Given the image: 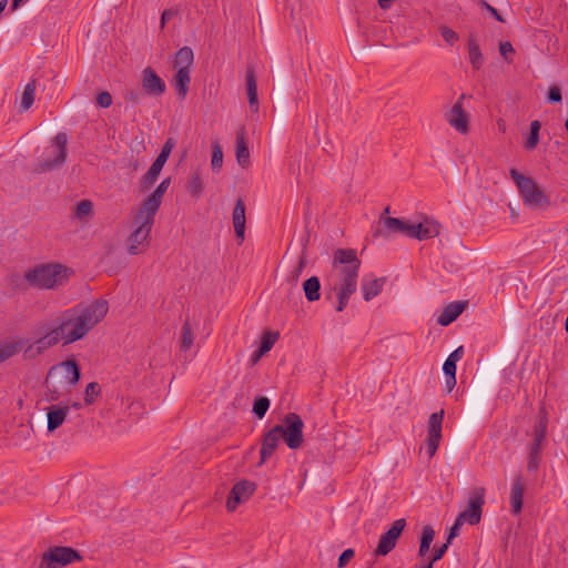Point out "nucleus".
<instances>
[{"label": "nucleus", "mask_w": 568, "mask_h": 568, "mask_svg": "<svg viewBox=\"0 0 568 568\" xmlns=\"http://www.w3.org/2000/svg\"><path fill=\"white\" fill-rule=\"evenodd\" d=\"M276 80H277V88H276L275 95H276L277 101L283 102L286 81H285L284 74L282 73V71L280 69H276Z\"/></svg>", "instance_id": "47"}, {"label": "nucleus", "mask_w": 568, "mask_h": 568, "mask_svg": "<svg viewBox=\"0 0 568 568\" xmlns=\"http://www.w3.org/2000/svg\"><path fill=\"white\" fill-rule=\"evenodd\" d=\"M524 490L525 488L523 480L518 476L517 478L514 479L510 491L511 513L514 515H518L523 510Z\"/></svg>", "instance_id": "25"}, {"label": "nucleus", "mask_w": 568, "mask_h": 568, "mask_svg": "<svg viewBox=\"0 0 568 568\" xmlns=\"http://www.w3.org/2000/svg\"><path fill=\"white\" fill-rule=\"evenodd\" d=\"M359 267L361 260L354 248H337L334 252L333 271L338 280L334 286L338 298L337 312H342L346 307L349 297L356 292Z\"/></svg>", "instance_id": "2"}, {"label": "nucleus", "mask_w": 568, "mask_h": 568, "mask_svg": "<svg viewBox=\"0 0 568 568\" xmlns=\"http://www.w3.org/2000/svg\"><path fill=\"white\" fill-rule=\"evenodd\" d=\"M211 165L215 172H219L223 165V152L217 142L213 144Z\"/></svg>", "instance_id": "43"}, {"label": "nucleus", "mask_w": 568, "mask_h": 568, "mask_svg": "<svg viewBox=\"0 0 568 568\" xmlns=\"http://www.w3.org/2000/svg\"><path fill=\"white\" fill-rule=\"evenodd\" d=\"M93 211V204L90 200H82L77 203L75 206V214L78 217H84L92 213Z\"/></svg>", "instance_id": "46"}, {"label": "nucleus", "mask_w": 568, "mask_h": 568, "mask_svg": "<svg viewBox=\"0 0 568 568\" xmlns=\"http://www.w3.org/2000/svg\"><path fill=\"white\" fill-rule=\"evenodd\" d=\"M176 14H178V10H175V9H165L162 12V14H161V20H160L161 29H164L166 21L172 19Z\"/></svg>", "instance_id": "55"}, {"label": "nucleus", "mask_w": 568, "mask_h": 568, "mask_svg": "<svg viewBox=\"0 0 568 568\" xmlns=\"http://www.w3.org/2000/svg\"><path fill=\"white\" fill-rule=\"evenodd\" d=\"M97 103L101 108H109L112 104V95L108 91L100 92L97 97Z\"/></svg>", "instance_id": "52"}, {"label": "nucleus", "mask_w": 568, "mask_h": 568, "mask_svg": "<svg viewBox=\"0 0 568 568\" xmlns=\"http://www.w3.org/2000/svg\"><path fill=\"white\" fill-rule=\"evenodd\" d=\"M34 92H36V81H31L24 87V91L22 93L21 108L23 111H27L33 104Z\"/></svg>", "instance_id": "39"}, {"label": "nucleus", "mask_w": 568, "mask_h": 568, "mask_svg": "<svg viewBox=\"0 0 568 568\" xmlns=\"http://www.w3.org/2000/svg\"><path fill=\"white\" fill-rule=\"evenodd\" d=\"M463 521H458V518H456V521L454 526L450 528L448 537H447V544H450V541L458 535L459 528L463 525Z\"/></svg>", "instance_id": "59"}, {"label": "nucleus", "mask_w": 568, "mask_h": 568, "mask_svg": "<svg viewBox=\"0 0 568 568\" xmlns=\"http://www.w3.org/2000/svg\"><path fill=\"white\" fill-rule=\"evenodd\" d=\"M539 450L540 446H537L536 444H532L529 453V460H528V470H536L538 467V458H539Z\"/></svg>", "instance_id": "48"}, {"label": "nucleus", "mask_w": 568, "mask_h": 568, "mask_svg": "<svg viewBox=\"0 0 568 568\" xmlns=\"http://www.w3.org/2000/svg\"><path fill=\"white\" fill-rule=\"evenodd\" d=\"M73 271L60 263H41L27 270L23 280L30 287L54 290L64 285Z\"/></svg>", "instance_id": "4"}, {"label": "nucleus", "mask_w": 568, "mask_h": 568, "mask_svg": "<svg viewBox=\"0 0 568 568\" xmlns=\"http://www.w3.org/2000/svg\"><path fill=\"white\" fill-rule=\"evenodd\" d=\"M480 6L486 9L497 21L504 22L503 17L499 14L497 9H495L493 6H490L487 1L481 0Z\"/></svg>", "instance_id": "56"}, {"label": "nucleus", "mask_w": 568, "mask_h": 568, "mask_svg": "<svg viewBox=\"0 0 568 568\" xmlns=\"http://www.w3.org/2000/svg\"><path fill=\"white\" fill-rule=\"evenodd\" d=\"M280 432V427H272L267 433L264 434L260 452V465L264 464L270 457H272L278 447L280 440L282 439Z\"/></svg>", "instance_id": "18"}, {"label": "nucleus", "mask_w": 568, "mask_h": 568, "mask_svg": "<svg viewBox=\"0 0 568 568\" xmlns=\"http://www.w3.org/2000/svg\"><path fill=\"white\" fill-rule=\"evenodd\" d=\"M232 222L235 231L236 237L242 242L244 240V233H245V204L242 199H239L235 203L233 214H232Z\"/></svg>", "instance_id": "21"}, {"label": "nucleus", "mask_w": 568, "mask_h": 568, "mask_svg": "<svg viewBox=\"0 0 568 568\" xmlns=\"http://www.w3.org/2000/svg\"><path fill=\"white\" fill-rule=\"evenodd\" d=\"M193 342H194V335H193L190 322L186 321L182 327V338H181V345H180L181 351H184V352L189 351L192 347Z\"/></svg>", "instance_id": "40"}, {"label": "nucleus", "mask_w": 568, "mask_h": 568, "mask_svg": "<svg viewBox=\"0 0 568 568\" xmlns=\"http://www.w3.org/2000/svg\"><path fill=\"white\" fill-rule=\"evenodd\" d=\"M246 91L248 97V104L252 112L258 111V99H257V84L255 79L254 68L248 67L246 69Z\"/></svg>", "instance_id": "24"}, {"label": "nucleus", "mask_w": 568, "mask_h": 568, "mask_svg": "<svg viewBox=\"0 0 568 568\" xmlns=\"http://www.w3.org/2000/svg\"><path fill=\"white\" fill-rule=\"evenodd\" d=\"M467 302H452L445 306L437 318V323L447 326L453 323L465 310Z\"/></svg>", "instance_id": "22"}, {"label": "nucleus", "mask_w": 568, "mask_h": 568, "mask_svg": "<svg viewBox=\"0 0 568 568\" xmlns=\"http://www.w3.org/2000/svg\"><path fill=\"white\" fill-rule=\"evenodd\" d=\"M170 184H171V179L170 178L164 179L155 187V190L142 201L139 209L144 211V213H149L150 215L155 217V214L161 206L163 196H164L165 192L168 191Z\"/></svg>", "instance_id": "16"}, {"label": "nucleus", "mask_w": 568, "mask_h": 568, "mask_svg": "<svg viewBox=\"0 0 568 568\" xmlns=\"http://www.w3.org/2000/svg\"><path fill=\"white\" fill-rule=\"evenodd\" d=\"M163 166L164 164L156 160L151 164L146 173L141 178V190H148L156 182Z\"/></svg>", "instance_id": "28"}, {"label": "nucleus", "mask_w": 568, "mask_h": 568, "mask_svg": "<svg viewBox=\"0 0 568 568\" xmlns=\"http://www.w3.org/2000/svg\"><path fill=\"white\" fill-rule=\"evenodd\" d=\"M455 386H456V376H447V378H446L447 393H450Z\"/></svg>", "instance_id": "61"}, {"label": "nucleus", "mask_w": 568, "mask_h": 568, "mask_svg": "<svg viewBox=\"0 0 568 568\" xmlns=\"http://www.w3.org/2000/svg\"><path fill=\"white\" fill-rule=\"evenodd\" d=\"M305 266H306V257L304 255H302L300 257V261H298L297 265L294 267V270L287 276V281L292 285H296V283L298 282L300 276H301L303 270L305 268Z\"/></svg>", "instance_id": "44"}, {"label": "nucleus", "mask_w": 568, "mask_h": 568, "mask_svg": "<svg viewBox=\"0 0 568 568\" xmlns=\"http://www.w3.org/2000/svg\"><path fill=\"white\" fill-rule=\"evenodd\" d=\"M354 556H355L354 549L348 548V549L344 550L338 557L337 567L344 568Z\"/></svg>", "instance_id": "50"}, {"label": "nucleus", "mask_w": 568, "mask_h": 568, "mask_svg": "<svg viewBox=\"0 0 568 568\" xmlns=\"http://www.w3.org/2000/svg\"><path fill=\"white\" fill-rule=\"evenodd\" d=\"M464 354L463 346L457 347L450 355L447 357V359L452 361L453 363H457Z\"/></svg>", "instance_id": "60"}, {"label": "nucleus", "mask_w": 568, "mask_h": 568, "mask_svg": "<svg viewBox=\"0 0 568 568\" xmlns=\"http://www.w3.org/2000/svg\"><path fill=\"white\" fill-rule=\"evenodd\" d=\"M83 559L79 550L69 546H51L39 558L38 568H64Z\"/></svg>", "instance_id": "7"}, {"label": "nucleus", "mask_w": 568, "mask_h": 568, "mask_svg": "<svg viewBox=\"0 0 568 568\" xmlns=\"http://www.w3.org/2000/svg\"><path fill=\"white\" fill-rule=\"evenodd\" d=\"M485 402L486 394L476 395L469 400L465 414L463 415L457 427V433L462 437H466L480 420L485 407Z\"/></svg>", "instance_id": "10"}, {"label": "nucleus", "mask_w": 568, "mask_h": 568, "mask_svg": "<svg viewBox=\"0 0 568 568\" xmlns=\"http://www.w3.org/2000/svg\"><path fill=\"white\" fill-rule=\"evenodd\" d=\"M193 60L194 54L192 49L190 47H183L175 53L174 68L190 70Z\"/></svg>", "instance_id": "29"}, {"label": "nucleus", "mask_w": 568, "mask_h": 568, "mask_svg": "<svg viewBox=\"0 0 568 568\" xmlns=\"http://www.w3.org/2000/svg\"><path fill=\"white\" fill-rule=\"evenodd\" d=\"M393 2H394V0H378V6L382 9L386 10L392 6Z\"/></svg>", "instance_id": "62"}, {"label": "nucleus", "mask_w": 568, "mask_h": 568, "mask_svg": "<svg viewBox=\"0 0 568 568\" xmlns=\"http://www.w3.org/2000/svg\"><path fill=\"white\" fill-rule=\"evenodd\" d=\"M274 427H280L281 438L290 449L295 450L302 447L304 442V422L298 414H286L283 423L281 425H275Z\"/></svg>", "instance_id": "9"}, {"label": "nucleus", "mask_w": 568, "mask_h": 568, "mask_svg": "<svg viewBox=\"0 0 568 568\" xmlns=\"http://www.w3.org/2000/svg\"><path fill=\"white\" fill-rule=\"evenodd\" d=\"M539 414H540V418H539L538 423L535 425V430H534V444H536L537 446H540L542 439L545 438L546 429H547L546 412L544 409H540Z\"/></svg>", "instance_id": "35"}, {"label": "nucleus", "mask_w": 568, "mask_h": 568, "mask_svg": "<svg viewBox=\"0 0 568 568\" xmlns=\"http://www.w3.org/2000/svg\"><path fill=\"white\" fill-rule=\"evenodd\" d=\"M141 97H142L141 92L135 91V90H130V91L125 92V94H124V99L128 102H131L133 104H139Z\"/></svg>", "instance_id": "57"}, {"label": "nucleus", "mask_w": 568, "mask_h": 568, "mask_svg": "<svg viewBox=\"0 0 568 568\" xmlns=\"http://www.w3.org/2000/svg\"><path fill=\"white\" fill-rule=\"evenodd\" d=\"M141 84L144 92L153 97H160L166 90L165 82L151 67H146L142 71Z\"/></svg>", "instance_id": "17"}, {"label": "nucleus", "mask_w": 568, "mask_h": 568, "mask_svg": "<svg viewBox=\"0 0 568 568\" xmlns=\"http://www.w3.org/2000/svg\"><path fill=\"white\" fill-rule=\"evenodd\" d=\"M155 217L142 210H138L132 220L133 230L128 236V253L130 255H140L144 253L151 239V230Z\"/></svg>", "instance_id": "5"}, {"label": "nucleus", "mask_w": 568, "mask_h": 568, "mask_svg": "<svg viewBox=\"0 0 568 568\" xmlns=\"http://www.w3.org/2000/svg\"><path fill=\"white\" fill-rule=\"evenodd\" d=\"M541 124L538 120H535L530 123V133L528 139L524 143V148L526 150H534L538 142H539V131H540Z\"/></svg>", "instance_id": "37"}, {"label": "nucleus", "mask_w": 568, "mask_h": 568, "mask_svg": "<svg viewBox=\"0 0 568 568\" xmlns=\"http://www.w3.org/2000/svg\"><path fill=\"white\" fill-rule=\"evenodd\" d=\"M485 504V488H475L468 498V505L458 516V521L476 525L481 519L483 506Z\"/></svg>", "instance_id": "11"}, {"label": "nucleus", "mask_w": 568, "mask_h": 568, "mask_svg": "<svg viewBox=\"0 0 568 568\" xmlns=\"http://www.w3.org/2000/svg\"><path fill=\"white\" fill-rule=\"evenodd\" d=\"M405 527L406 520L404 518L395 520L390 528L381 536L378 545L375 549V555L386 556L389 554L395 548L397 539L402 535Z\"/></svg>", "instance_id": "14"}, {"label": "nucleus", "mask_w": 568, "mask_h": 568, "mask_svg": "<svg viewBox=\"0 0 568 568\" xmlns=\"http://www.w3.org/2000/svg\"><path fill=\"white\" fill-rule=\"evenodd\" d=\"M439 31L444 40L450 45H453L458 40V34L446 26H442Z\"/></svg>", "instance_id": "49"}, {"label": "nucleus", "mask_w": 568, "mask_h": 568, "mask_svg": "<svg viewBox=\"0 0 568 568\" xmlns=\"http://www.w3.org/2000/svg\"><path fill=\"white\" fill-rule=\"evenodd\" d=\"M23 348L22 341H10L0 344V363L13 357Z\"/></svg>", "instance_id": "32"}, {"label": "nucleus", "mask_w": 568, "mask_h": 568, "mask_svg": "<svg viewBox=\"0 0 568 568\" xmlns=\"http://www.w3.org/2000/svg\"><path fill=\"white\" fill-rule=\"evenodd\" d=\"M499 51H500V54L508 61L510 62L511 59H509V55H513L515 53V50H514V47L513 44L509 42V41H505V42H501L499 44Z\"/></svg>", "instance_id": "51"}, {"label": "nucleus", "mask_w": 568, "mask_h": 568, "mask_svg": "<svg viewBox=\"0 0 568 568\" xmlns=\"http://www.w3.org/2000/svg\"><path fill=\"white\" fill-rule=\"evenodd\" d=\"M108 312L109 303L103 298L64 310L55 317V325L24 349V357L31 358L43 354L59 343L67 346L83 339L104 320Z\"/></svg>", "instance_id": "1"}, {"label": "nucleus", "mask_w": 568, "mask_h": 568, "mask_svg": "<svg viewBox=\"0 0 568 568\" xmlns=\"http://www.w3.org/2000/svg\"><path fill=\"white\" fill-rule=\"evenodd\" d=\"M186 189L192 196L199 197L201 195L203 191V182L199 171L192 172Z\"/></svg>", "instance_id": "36"}, {"label": "nucleus", "mask_w": 568, "mask_h": 568, "mask_svg": "<svg viewBox=\"0 0 568 568\" xmlns=\"http://www.w3.org/2000/svg\"><path fill=\"white\" fill-rule=\"evenodd\" d=\"M386 282V277H381V278H374L372 281H364L362 283V291H363V297L366 302L371 301L372 298H374L375 296H377L384 284Z\"/></svg>", "instance_id": "26"}, {"label": "nucleus", "mask_w": 568, "mask_h": 568, "mask_svg": "<svg viewBox=\"0 0 568 568\" xmlns=\"http://www.w3.org/2000/svg\"><path fill=\"white\" fill-rule=\"evenodd\" d=\"M47 410V428L52 433L59 428L67 419L70 413L68 405H51L45 408Z\"/></svg>", "instance_id": "20"}, {"label": "nucleus", "mask_w": 568, "mask_h": 568, "mask_svg": "<svg viewBox=\"0 0 568 568\" xmlns=\"http://www.w3.org/2000/svg\"><path fill=\"white\" fill-rule=\"evenodd\" d=\"M384 226L390 233H400L409 237V233L412 231L410 223L397 219V217H385L383 220Z\"/></svg>", "instance_id": "27"}, {"label": "nucleus", "mask_w": 568, "mask_h": 568, "mask_svg": "<svg viewBox=\"0 0 568 568\" xmlns=\"http://www.w3.org/2000/svg\"><path fill=\"white\" fill-rule=\"evenodd\" d=\"M263 355L264 354H260V348L257 351H255L251 357L252 364L253 365L256 364Z\"/></svg>", "instance_id": "63"}, {"label": "nucleus", "mask_w": 568, "mask_h": 568, "mask_svg": "<svg viewBox=\"0 0 568 568\" xmlns=\"http://www.w3.org/2000/svg\"><path fill=\"white\" fill-rule=\"evenodd\" d=\"M510 176L515 181L525 205L535 209L548 206V197L531 178L523 175L516 169L510 170Z\"/></svg>", "instance_id": "8"}, {"label": "nucleus", "mask_w": 568, "mask_h": 568, "mask_svg": "<svg viewBox=\"0 0 568 568\" xmlns=\"http://www.w3.org/2000/svg\"><path fill=\"white\" fill-rule=\"evenodd\" d=\"M174 146L175 140L173 138H169L163 144L162 150L155 160L165 164Z\"/></svg>", "instance_id": "45"}, {"label": "nucleus", "mask_w": 568, "mask_h": 568, "mask_svg": "<svg viewBox=\"0 0 568 568\" xmlns=\"http://www.w3.org/2000/svg\"><path fill=\"white\" fill-rule=\"evenodd\" d=\"M68 135L59 132L43 150L42 158L33 169L34 173H47L60 168L67 160Z\"/></svg>", "instance_id": "6"}, {"label": "nucleus", "mask_w": 568, "mask_h": 568, "mask_svg": "<svg viewBox=\"0 0 568 568\" xmlns=\"http://www.w3.org/2000/svg\"><path fill=\"white\" fill-rule=\"evenodd\" d=\"M443 371L447 376H456V363L446 359L443 365Z\"/></svg>", "instance_id": "58"}, {"label": "nucleus", "mask_w": 568, "mask_h": 568, "mask_svg": "<svg viewBox=\"0 0 568 568\" xmlns=\"http://www.w3.org/2000/svg\"><path fill=\"white\" fill-rule=\"evenodd\" d=\"M465 98V93L460 94L456 103L445 115L447 123L460 134L469 132V114L464 110L463 103Z\"/></svg>", "instance_id": "13"}, {"label": "nucleus", "mask_w": 568, "mask_h": 568, "mask_svg": "<svg viewBox=\"0 0 568 568\" xmlns=\"http://www.w3.org/2000/svg\"><path fill=\"white\" fill-rule=\"evenodd\" d=\"M236 161L240 166L247 168L250 165V151L246 143V132L242 128L236 133Z\"/></svg>", "instance_id": "23"}, {"label": "nucleus", "mask_w": 568, "mask_h": 568, "mask_svg": "<svg viewBox=\"0 0 568 568\" xmlns=\"http://www.w3.org/2000/svg\"><path fill=\"white\" fill-rule=\"evenodd\" d=\"M130 166H131V172H136L141 168V162L139 160H134L131 162Z\"/></svg>", "instance_id": "64"}, {"label": "nucleus", "mask_w": 568, "mask_h": 568, "mask_svg": "<svg viewBox=\"0 0 568 568\" xmlns=\"http://www.w3.org/2000/svg\"><path fill=\"white\" fill-rule=\"evenodd\" d=\"M270 405L271 402L267 397L258 396L254 399L252 410L257 418L262 419L265 416L267 409L270 408Z\"/></svg>", "instance_id": "41"}, {"label": "nucleus", "mask_w": 568, "mask_h": 568, "mask_svg": "<svg viewBox=\"0 0 568 568\" xmlns=\"http://www.w3.org/2000/svg\"><path fill=\"white\" fill-rule=\"evenodd\" d=\"M548 101L551 103H558L561 101V91L558 87H551L548 92Z\"/></svg>", "instance_id": "54"}, {"label": "nucleus", "mask_w": 568, "mask_h": 568, "mask_svg": "<svg viewBox=\"0 0 568 568\" xmlns=\"http://www.w3.org/2000/svg\"><path fill=\"white\" fill-rule=\"evenodd\" d=\"M439 224L435 221L425 219L423 222L410 224L409 237L419 241L436 237L439 234Z\"/></svg>", "instance_id": "19"}, {"label": "nucleus", "mask_w": 568, "mask_h": 568, "mask_svg": "<svg viewBox=\"0 0 568 568\" xmlns=\"http://www.w3.org/2000/svg\"><path fill=\"white\" fill-rule=\"evenodd\" d=\"M101 388L97 382H91L85 387L84 402L87 405H91L95 402L97 397L100 395Z\"/></svg>", "instance_id": "42"}, {"label": "nucleus", "mask_w": 568, "mask_h": 568, "mask_svg": "<svg viewBox=\"0 0 568 568\" xmlns=\"http://www.w3.org/2000/svg\"><path fill=\"white\" fill-rule=\"evenodd\" d=\"M320 290L321 282L317 276H311L303 283V291L308 302H315L320 300Z\"/></svg>", "instance_id": "31"}, {"label": "nucleus", "mask_w": 568, "mask_h": 568, "mask_svg": "<svg viewBox=\"0 0 568 568\" xmlns=\"http://www.w3.org/2000/svg\"><path fill=\"white\" fill-rule=\"evenodd\" d=\"M190 70L176 69V74L174 77V87L178 94L184 99L190 84Z\"/></svg>", "instance_id": "30"}, {"label": "nucleus", "mask_w": 568, "mask_h": 568, "mask_svg": "<svg viewBox=\"0 0 568 568\" xmlns=\"http://www.w3.org/2000/svg\"><path fill=\"white\" fill-rule=\"evenodd\" d=\"M448 545L449 544L445 542L440 547L436 548L434 550L433 556H432V558H430V560L428 562H432V565H434V562L439 560L445 555V552L447 551Z\"/></svg>", "instance_id": "53"}, {"label": "nucleus", "mask_w": 568, "mask_h": 568, "mask_svg": "<svg viewBox=\"0 0 568 568\" xmlns=\"http://www.w3.org/2000/svg\"><path fill=\"white\" fill-rule=\"evenodd\" d=\"M468 54L473 68L479 70L483 65L484 59L478 43L473 38L468 41Z\"/></svg>", "instance_id": "33"}, {"label": "nucleus", "mask_w": 568, "mask_h": 568, "mask_svg": "<svg viewBox=\"0 0 568 568\" xmlns=\"http://www.w3.org/2000/svg\"><path fill=\"white\" fill-rule=\"evenodd\" d=\"M278 337V332H264L261 339L260 354H266L268 351H271Z\"/></svg>", "instance_id": "38"}, {"label": "nucleus", "mask_w": 568, "mask_h": 568, "mask_svg": "<svg viewBox=\"0 0 568 568\" xmlns=\"http://www.w3.org/2000/svg\"><path fill=\"white\" fill-rule=\"evenodd\" d=\"M444 414V409H440L439 412L430 414L428 418L426 447L430 458L436 454L442 439Z\"/></svg>", "instance_id": "15"}, {"label": "nucleus", "mask_w": 568, "mask_h": 568, "mask_svg": "<svg viewBox=\"0 0 568 568\" xmlns=\"http://www.w3.org/2000/svg\"><path fill=\"white\" fill-rule=\"evenodd\" d=\"M434 537H435V531H434L433 527L424 526L423 532H422V538H420L419 550H418V555L420 557H424L428 552L430 544L434 540Z\"/></svg>", "instance_id": "34"}, {"label": "nucleus", "mask_w": 568, "mask_h": 568, "mask_svg": "<svg viewBox=\"0 0 568 568\" xmlns=\"http://www.w3.org/2000/svg\"><path fill=\"white\" fill-rule=\"evenodd\" d=\"M80 378V366L74 358H68L53 365L50 367L44 381L45 400L53 403L68 396Z\"/></svg>", "instance_id": "3"}, {"label": "nucleus", "mask_w": 568, "mask_h": 568, "mask_svg": "<svg viewBox=\"0 0 568 568\" xmlns=\"http://www.w3.org/2000/svg\"><path fill=\"white\" fill-rule=\"evenodd\" d=\"M256 484L254 481L242 479L235 483L226 498V509L234 513L237 507L245 504L255 493Z\"/></svg>", "instance_id": "12"}]
</instances>
